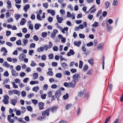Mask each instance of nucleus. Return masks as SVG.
I'll use <instances>...</instances> for the list:
<instances>
[{
  "label": "nucleus",
  "instance_id": "052dcab7",
  "mask_svg": "<svg viewBox=\"0 0 123 123\" xmlns=\"http://www.w3.org/2000/svg\"><path fill=\"white\" fill-rule=\"evenodd\" d=\"M36 44L35 43H32L30 44V46L31 48H34L35 47Z\"/></svg>",
  "mask_w": 123,
  "mask_h": 123
},
{
  "label": "nucleus",
  "instance_id": "e433bc0d",
  "mask_svg": "<svg viewBox=\"0 0 123 123\" xmlns=\"http://www.w3.org/2000/svg\"><path fill=\"white\" fill-rule=\"evenodd\" d=\"M12 84L13 87L15 88H17L18 87V86L16 84L15 82H12Z\"/></svg>",
  "mask_w": 123,
  "mask_h": 123
},
{
  "label": "nucleus",
  "instance_id": "a18cd8bd",
  "mask_svg": "<svg viewBox=\"0 0 123 123\" xmlns=\"http://www.w3.org/2000/svg\"><path fill=\"white\" fill-rule=\"evenodd\" d=\"M47 94H41V97L43 99H44L46 98Z\"/></svg>",
  "mask_w": 123,
  "mask_h": 123
},
{
  "label": "nucleus",
  "instance_id": "e2e57ef3",
  "mask_svg": "<svg viewBox=\"0 0 123 123\" xmlns=\"http://www.w3.org/2000/svg\"><path fill=\"white\" fill-rule=\"evenodd\" d=\"M83 94V92L82 91L80 92H78V96L80 97H81Z\"/></svg>",
  "mask_w": 123,
  "mask_h": 123
},
{
  "label": "nucleus",
  "instance_id": "79ce46f5",
  "mask_svg": "<svg viewBox=\"0 0 123 123\" xmlns=\"http://www.w3.org/2000/svg\"><path fill=\"white\" fill-rule=\"evenodd\" d=\"M64 74L65 75H69L70 74V72L68 70L65 71L64 72Z\"/></svg>",
  "mask_w": 123,
  "mask_h": 123
},
{
  "label": "nucleus",
  "instance_id": "a19ab883",
  "mask_svg": "<svg viewBox=\"0 0 123 123\" xmlns=\"http://www.w3.org/2000/svg\"><path fill=\"white\" fill-rule=\"evenodd\" d=\"M20 15L19 14H16L15 15V17L17 20H18L20 17Z\"/></svg>",
  "mask_w": 123,
  "mask_h": 123
},
{
  "label": "nucleus",
  "instance_id": "4d7b16f0",
  "mask_svg": "<svg viewBox=\"0 0 123 123\" xmlns=\"http://www.w3.org/2000/svg\"><path fill=\"white\" fill-rule=\"evenodd\" d=\"M46 55H43L41 57V59L45 61L46 60Z\"/></svg>",
  "mask_w": 123,
  "mask_h": 123
},
{
  "label": "nucleus",
  "instance_id": "423d86ee",
  "mask_svg": "<svg viewBox=\"0 0 123 123\" xmlns=\"http://www.w3.org/2000/svg\"><path fill=\"white\" fill-rule=\"evenodd\" d=\"M7 5L6 6L7 8L9 9L12 8V4L11 1L9 0H7L6 2Z\"/></svg>",
  "mask_w": 123,
  "mask_h": 123
},
{
  "label": "nucleus",
  "instance_id": "bb28decb",
  "mask_svg": "<svg viewBox=\"0 0 123 123\" xmlns=\"http://www.w3.org/2000/svg\"><path fill=\"white\" fill-rule=\"evenodd\" d=\"M39 82L37 80L34 81H31L30 82V83L31 85H33L35 84H37Z\"/></svg>",
  "mask_w": 123,
  "mask_h": 123
},
{
  "label": "nucleus",
  "instance_id": "3c124183",
  "mask_svg": "<svg viewBox=\"0 0 123 123\" xmlns=\"http://www.w3.org/2000/svg\"><path fill=\"white\" fill-rule=\"evenodd\" d=\"M72 106V105L71 104L67 105L66 107V109L68 110Z\"/></svg>",
  "mask_w": 123,
  "mask_h": 123
},
{
  "label": "nucleus",
  "instance_id": "8fccbe9b",
  "mask_svg": "<svg viewBox=\"0 0 123 123\" xmlns=\"http://www.w3.org/2000/svg\"><path fill=\"white\" fill-rule=\"evenodd\" d=\"M21 94L23 97H25L26 95V92L24 91H22L21 92Z\"/></svg>",
  "mask_w": 123,
  "mask_h": 123
},
{
  "label": "nucleus",
  "instance_id": "ddd939ff",
  "mask_svg": "<svg viewBox=\"0 0 123 123\" xmlns=\"http://www.w3.org/2000/svg\"><path fill=\"white\" fill-rule=\"evenodd\" d=\"M22 42L24 43V45H22V46H24L28 42V40L26 38L23 39L22 40Z\"/></svg>",
  "mask_w": 123,
  "mask_h": 123
},
{
  "label": "nucleus",
  "instance_id": "f8f14e48",
  "mask_svg": "<svg viewBox=\"0 0 123 123\" xmlns=\"http://www.w3.org/2000/svg\"><path fill=\"white\" fill-rule=\"evenodd\" d=\"M58 108V106H53L52 108H50L51 111L53 112H55L57 110Z\"/></svg>",
  "mask_w": 123,
  "mask_h": 123
},
{
  "label": "nucleus",
  "instance_id": "4c0bfd02",
  "mask_svg": "<svg viewBox=\"0 0 123 123\" xmlns=\"http://www.w3.org/2000/svg\"><path fill=\"white\" fill-rule=\"evenodd\" d=\"M27 109L30 111H31L32 110V108L30 106H28L26 107Z\"/></svg>",
  "mask_w": 123,
  "mask_h": 123
},
{
  "label": "nucleus",
  "instance_id": "6e6552de",
  "mask_svg": "<svg viewBox=\"0 0 123 123\" xmlns=\"http://www.w3.org/2000/svg\"><path fill=\"white\" fill-rule=\"evenodd\" d=\"M56 17L57 20V22L59 23H61L62 21L63 20V18L59 17L58 15H57L56 16Z\"/></svg>",
  "mask_w": 123,
  "mask_h": 123
},
{
  "label": "nucleus",
  "instance_id": "37998d69",
  "mask_svg": "<svg viewBox=\"0 0 123 123\" xmlns=\"http://www.w3.org/2000/svg\"><path fill=\"white\" fill-rule=\"evenodd\" d=\"M43 7L45 8H47L48 5V4L47 3H43Z\"/></svg>",
  "mask_w": 123,
  "mask_h": 123
},
{
  "label": "nucleus",
  "instance_id": "c9c22d12",
  "mask_svg": "<svg viewBox=\"0 0 123 123\" xmlns=\"http://www.w3.org/2000/svg\"><path fill=\"white\" fill-rule=\"evenodd\" d=\"M33 38L36 41H37L39 40L38 37L36 35H35L33 36Z\"/></svg>",
  "mask_w": 123,
  "mask_h": 123
},
{
  "label": "nucleus",
  "instance_id": "dca6fc26",
  "mask_svg": "<svg viewBox=\"0 0 123 123\" xmlns=\"http://www.w3.org/2000/svg\"><path fill=\"white\" fill-rule=\"evenodd\" d=\"M44 50V48L43 47H41L38 48L37 49V51L39 53L43 51Z\"/></svg>",
  "mask_w": 123,
  "mask_h": 123
},
{
  "label": "nucleus",
  "instance_id": "c03bdc74",
  "mask_svg": "<svg viewBox=\"0 0 123 123\" xmlns=\"http://www.w3.org/2000/svg\"><path fill=\"white\" fill-rule=\"evenodd\" d=\"M43 47L44 48V50L45 49L46 50H47L48 49H50L48 45H45L43 46Z\"/></svg>",
  "mask_w": 123,
  "mask_h": 123
},
{
  "label": "nucleus",
  "instance_id": "4be33fe9",
  "mask_svg": "<svg viewBox=\"0 0 123 123\" xmlns=\"http://www.w3.org/2000/svg\"><path fill=\"white\" fill-rule=\"evenodd\" d=\"M118 2L117 0H114L113 1L112 5L113 6H117L118 5Z\"/></svg>",
  "mask_w": 123,
  "mask_h": 123
},
{
  "label": "nucleus",
  "instance_id": "7ed1b4c3",
  "mask_svg": "<svg viewBox=\"0 0 123 123\" xmlns=\"http://www.w3.org/2000/svg\"><path fill=\"white\" fill-rule=\"evenodd\" d=\"M73 77L74 80H78L80 78V75L77 73L75 74L73 76Z\"/></svg>",
  "mask_w": 123,
  "mask_h": 123
},
{
  "label": "nucleus",
  "instance_id": "680f3d73",
  "mask_svg": "<svg viewBox=\"0 0 123 123\" xmlns=\"http://www.w3.org/2000/svg\"><path fill=\"white\" fill-rule=\"evenodd\" d=\"M88 68V66L87 65H85L83 69L84 70L86 71L87 70Z\"/></svg>",
  "mask_w": 123,
  "mask_h": 123
},
{
  "label": "nucleus",
  "instance_id": "473e14b6",
  "mask_svg": "<svg viewBox=\"0 0 123 123\" xmlns=\"http://www.w3.org/2000/svg\"><path fill=\"white\" fill-rule=\"evenodd\" d=\"M62 66L64 68H66L67 67V64L65 62H63L62 64Z\"/></svg>",
  "mask_w": 123,
  "mask_h": 123
},
{
  "label": "nucleus",
  "instance_id": "393cba45",
  "mask_svg": "<svg viewBox=\"0 0 123 123\" xmlns=\"http://www.w3.org/2000/svg\"><path fill=\"white\" fill-rule=\"evenodd\" d=\"M103 45L102 43H101L98 45L97 46V49L99 50L101 49Z\"/></svg>",
  "mask_w": 123,
  "mask_h": 123
},
{
  "label": "nucleus",
  "instance_id": "69168bd1",
  "mask_svg": "<svg viewBox=\"0 0 123 123\" xmlns=\"http://www.w3.org/2000/svg\"><path fill=\"white\" fill-rule=\"evenodd\" d=\"M49 59H52L53 57V55L52 54H50L49 55Z\"/></svg>",
  "mask_w": 123,
  "mask_h": 123
},
{
  "label": "nucleus",
  "instance_id": "7c9ffc66",
  "mask_svg": "<svg viewBox=\"0 0 123 123\" xmlns=\"http://www.w3.org/2000/svg\"><path fill=\"white\" fill-rule=\"evenodd\" d=\"M36 65V63L34 61H32L31 64H30V66L32 67H34Z\"/></svg>",
  "mask_w": 123,
  "mask_h": 123
},
{
  "label": "nucleus",
  "instance_id": "f3484780",
  "mask_svg": "<svg viewBox=\"0 0 123 123\" xmlns=\"http://www.w3.org/2000/svg\"><path fill=\"white\" fill-rule=\"evenodd\" d=\"M93 59L92 58H90V59L88 60V62L91 65H93Z\"/></svg>",
  "mask_w": 123,
  "mask_h": 123
},
{
  "label": "nucleus",
  "instance_id": "cd10ccee",
  "mask_svg": "<svg viewBox=\"0 0 123 123\" xmlns=\"http://www.w3.org/2000/svg\"><path fill=\"white\" fill-rule=\"evenodd\" d=\"M98 23L96 22H95L94 24L92 25V26L94 27H96L98 26Z\"/></svg>",
  "mask_w": 123,
  "mask_h": 123
},
{
  "label": "nucleus",
  "instance_id": "20e7f679",
  "mask_svg": "<svg viewBox=\"0 0 123 123\" xmlns=\"http://www.w3.org/2000/svg\"><path fill=\"white\" fill-rule=\"evenodd\" d=\"M26 57V55L24 54L23 53H21L19 57L20 60V61H23L25 58Z\"/></svg>",
  "mask_w": 123,
  "mask_h": 123
},
{
  "label": "nucleus",
  "instance_id": "aec40b11",
  "mask_svg": "<svg viewBox=\"0 0 123 123\" xmlns=\"http://www.w3.org/2000/svg\"><path fill=\"white\" fill-rule=\"evenodd\" d=\"M33 76L34 79H36L38 77V74L37 73H34L33 74Z\"/></svg>",
  "mask_w": 123,
  "mask_h": 123
},
{
  "label": "nucleus",
  "instance_id": "9d476101",
  "mask_svg": "<svg viewBox=\"0 0 123 123\" xmlns=\"http://www.w3.org/2000/svg\"><path fill=\"white\" fill-rule=\"evenodd\" d=\"M81 43V42L80 41H74V45L77 47H79Z\"/></svg>",
  "mask_w": 123,
  "mask_h": 123
},
{
  "label": "nucleus",
  "instance_id": "6e6d98bb",
  "mask_svg": "<svg viewBox=\"0 0 123 123\" xmlns=\"http://www.w3.org/2000/svg\"><path fill=\"white\" fill-rule=\"evenodd\" d=\"M53 49L54 51H58V48L57 47L55 46L53 47Z\"/></svg>",
  "mask_w": 123,
  "mask_h": 123
},
{
  "label": "nucleus",
  "instance_id": "49530a36",
  "mask_svg": "<svg viewBox=\"0 0 123 123\" xmlns=\"http://www.w3.org/2000/svg\"><path fill=\"white\" fill-rule=\"evenodd\" d=\"M21 112L22 113L25 112V108L24 107H21Z\"/></svg>",
  "mask_w": 123,
  "mask_h": 123
},
{
  "label": "nucleus",
  "instance_id": "09e8293b",
  "mask_svg": "<svg viewBox=\"0 0 123 123\" xmlns=\"http://www.w3.org/2000/svg\"><path fill=\"white\" fill-rule=\"evenodd\" d=\"M31 101L34 104H36L38 103L37 100L36 99L32 100Z\"/></svg>",
  "mask_w": 123,
  "mask_h": 123
},
{
  "label": "nucleus",
  "instance_id": "6ab92c4d",
  "mask_svg": "<svg viewBox=\"0 0 123 123\" xmlns=\"http://www.w3.org/2000/svg\"><path fill=\"white\" fill-rule=\"evenodd\" d=\"M3 66L6 67L7 68H9L10 67V65L8 64L6 61H4L3 64Z\"/></svg>",
  "mask_w": 123,
  "mask_h": 123
},
{
  "label": "nucleus",
  "instance_id": "5fc2aeb1",
  "mask_svg": "<svg viewBox=\"0 0 123 123\" xmlns=\"http://www.w3.org/2000/svg\"><path fill=\"white\" fill-rule=\"evenodd\" d=\"M16 44L18 45H21V41L20 40H18L16 43Z\"/></svg>",
  "mask_w": 123,
  "mask_h": 123
},
{
  "label": "nucleus",
  "instance_id": "bf43d9fd",
  "mask_svg": "<svg viewBox=\"0 0 123 123\" xmlns=\"http://www.w3.org/2000/svg\"><path fill=\"white\" fill-rule=\"evenodd\" d=\"M47 35V33L46 32H43L42 33V36L43 37H46Z\"/></svg>",
  "mask_w": 123,
  "mask_h": 123
},
{
  "label": "nucleus",
  "instance_id": "58836bf2",
  "mask_svg": "<svg viewBox=\"0 0 123 123\" xmlns=\"http://www.w3.org/2000/svg\"><path fill=\"white\" fill-rule=\"evenodd\" d=\"M3 102L5 104H7L9 103V100L4 98L3 100Z\"/></svg>",
  "mask_w": 123,
  "mask_h": 123
},
{
  "label": "nucleus",
  "instance_id": "603ef678",
  "mask_svg": "<svg viewBox=\"0 0 123 123\" xmlns=\"http://www.w3.org/2000/svg\"><path fill=\"white\" fill-rule=\"evenodd\" d=\"M93 45V43L91 42L86 44V45L88 46H92Z\"/></svg>",
  "mask_w": 123,
  "mask_h": 123
},
{
  "label": "nucleus",
  "instance_id": "f03ea898",
  "mask_svg": "<svg viewBox=\"0 0 123 123\" xmlns=\"http://www.w3.org/2000/svg\"><path fill=\"white\" fill-rule=\"evenodd\" d=\"M49 109H48L45 111L42 112V114L43 116H45L46 115L47 116H49Z\"/></svg>",
  "mask_w": 123,
  "mask_h": 123
},
{
  "label": "nucleus",
  "instance_id": "5701e85b",
  "mask_svg": "<svg viewBox=\"0 0 123 123\" xmlns=\"http://www.w3.org/2000/svg\"><path fill=\"white\" fill-rule=\"evenodd\" d=\"M26 22L25 19L24 18H22L21 21L20 22V24L21 25H24Z\"/></svg>",
  "mask_w": 123,
  "mask_h": 123
},
{
  "label": "nucleus",
  "instance_id": "2eb2a0df",
  "mask_svg": "<svg viewBox=\"0 0 123 123\" xmlns=\"http://www.w3.org/2000/svg\"><path fill=\"white\" fill-rule=\"evenodd\" d=\"M74 54V53L73 50L71 49H70L69 51L67 53V55L68 56H70L71 55H73Z\"/></svg>",
  "mask_w": 123,
  "mask_h": 123
},
{
  "label": "nucleus",
  "instance_id": "72a5a7b5",
  "mask_svg": "<svg viewBox=\"0 0 123 123\" xmlns=\"http://www.w3.org/2000/svg\"><path fill=\"white\" fill-rule=\"evenodd\" d=\"M56 77L60 78L62 76V75L61 73H58L56 74L55 75Z\"/></svg>",
  "mask_w": 123,
  "mask_h": 123
},
{
  "label": "nucleus",
  "instance_id": "13d9d810",
  "mask_svg": "<svg viewBox=\"0 0 123 123\" xmlns=\"http://www.w3.org/2000/svg\"><path fill=\"white\" fill-rule=\"evenodd\" d=\"M53 44L51 42H49V48L50 49L51 48H52L53 46Z\"/></svg>",
  "mask_w": 123,
  "mask_h": 123
},
{
  "label": "nucleus",
  "instance_id": "2f4dec72",
  "mask_svg": "<svg viewBox=\"0 0 123 123\" xmlns=\"http://www.w3.org/2000/svg\"><path fill=\"white\" fill-rule=\"evenodd\" d=\"M83 65V62L82 61H79V67L80 68H82Z\"/></svg>",
  "mask_w": 123,
  "mask_h": 123
},
{
  "label": "nucleus",
  "instance_id": "774afa93",
  "mask_svg": "<svg viewBox=\"0 0 123 123\" xmlns=\"http://www.w3.org/2000/svg\"><path fill=\"white\" fill-rule=\"evenodd\" d=\"M93 16L92 15L89 14L88 16V18L90 19H92L93 18Z\"/></svg>",
  "mask_w": 123,
  "mask_h": 123
},
{
  "label": "nucleus",
  "instance_id": "864d4df0",
  "mask_svg": "<svg viewBox=\"0 0 123 123\" xmlns=\"http://www.w3.org/2000/svg\"><path fill=\"white\" fill-rule=\"evenodd\" d=\"M37 18L38 20L40 21H41L42 20V19L40 17V15L38 13L37 14Z\"/></svg>",
  "mask_w": 123,
  "mask_h": 123
},
{
  "label": "nucleus",
  "instance_id": "ea45409f",
  "mask_svg": "<svg viewBox=\"0 0 123 123\" xmlns=\"http://www.w3.org/2000/svg\"><path fill=\"white\" fill-rule=\"evenodd\" d=\"M53 92L52 91H49L48 92L47 94L48 95V96L49 97H51L52 96V93Z\"/></svg>",
  "mask_w": 123,
  "mask_h": 123
},
{
  "label": "nucleus",
  "instance_id": "412c9836",
  "mask_svg": "<svg viewBox=\"0 0 123 123\" xmlns=\"http://www.w3.org/2000/svg\"><path fill=\"white\" fill-rule=\"evenodd\" d=\"M11 104L13 105H15L17 102V100L15 99H12L11 100Z\"/></svg>",
  "mask_w": 123,
  "mask_h": 123
},
{
  "label": "nucleus",
  "instance_id": "de8ad7c7",
  "mask_svg": "<svg viewBox=\"0 0 123 123\" xmlns=\"http://www.w3.org/2000/svg\"><path fill=\"white\" fill-rule=\"evenodd\" d=\"M71 72L72 73H76L77 71L76 69H74L73 68H71L70 70Z\"/></svg>",
  "mask_w": 123,
  "mask_h": 123
},
{
  "label": "nucleus",
  "instance_id": "c85d7f7f",
  "mask_svg": "<svg viewBox=\"0 0 123 123\" xmlns=\"http://www.w3.org/2000/svg\"><path fill=\"white\" fill-rule=\"evenodd\" d=\"M39 89V87L38 86H36L33 88L32 90L37 92V90Z\"/></svg>",
  "mask_w": 123,
  "mask_h": 123
},
{
  "label": "nucleus",
  "instance_id": "4468645a",
  "mask_svg": "<svg viewBox=\"0 0 123 123\" xmlns=\"http://www.w3.org/2000/svg\"><path fill=\"white\" fill-rule=\"evenodd\" d=\"M47 11L48 13H50L53 16L54 15L55 13V11L52 10H47Z\"/></svg>",
  "mask_w": 123,
  "mask_h": 123
},
{
  "label": "nucleus",
  "instance_id": "0e129e2a",
  "mask_svg": "<svg viewBox=\"0 0 123 123\" xmlns=\"http://www.w3.org/2000/svg\"><path fill=\"white\" fill-rule=\"evenodd\" d=\"M30 29L32 30L33 29V25L32 24H29L28 25Z\"/></svg>",
  "mask_w": 123,
  "mask_h": 123
},
{
  "label": "nucleus",
  "instance_id": "338daca9",
  "mask_svg": "<svg viewBox=\"0 0 123 123\" xmlns=\"http://www.w3.org/2000/svg\"><path fill=\"white\" fill-rule=\"evenodd\" d=\"M105 5L106 6V8H107L109 6V3L108 1H106L105 3Z\"/></svg>",
  "mask_w": 123,
  "mask_h": 123
},
{
  "label": "nucleus",
  "instance_id": "a211bd4d",
  "mask_svg": "<svg viewBox=\"0 0 123 123\" xmlns=\"http://www.w3.org/2000/svg\"><path fill=\"white\" fill-rule=\"evenodd\" d=\"M49 70V71L47 73V74L51 76H53V72L51 71L52 70V69L50 68L48 69Z\"/></svg>",
  "mask_w": 123,
  "mask_h": 123
},
{
  "label": "nucleus",
  "instance_id": "f257e3e1",
  "mask_svg": "<svg viewBox=\"0 0 123 123\" xmlns=\"http://www.w3.org/2000/svg\"><path fill=\"white\" fill-rule=\"evenodd\" d=\"M62 93L60 89L57 90L55 92V96L56 98H58L60 96Z\"/></svg>",
  "mask_w": 123,
  "mask_h": 123
},
{
  "label": "nucleus",
  "instance_id": "a878e982",
  "mask_svg": "<svg viewBox=\"0 0 123 123\" xmlns=\"http://www.w3.org/2000/svg\"><path fill=\"white\" fill-rule=\"evenodd\" d=\"M13 92L15 94H17V95L19 96L20 95V92L16 90H13Z\"/></svg>",
  "mask_w": 123,
  "mask_h": 123
},
{
  "label": "nucleus",
  "instance_id": "9b49d317",
  "mask_svg": "<svg viewBox=\"0 0 123 123\" xmlns=\"http://www.w3.org/2000/svg\"><path fill=\"white\" fill-rule=\"evenodd\" d=\"M30 7V5L29 4H27L24 6L23 9L25 12H27Z\"/></svg>",
  "mask_w": 123,
  "mask_h": 123
},
{
  "label": "nucleus",
  "instance_id": "b1692460",
  "mask_svg": "<svg viewBox=\"0 0 123 123\" xmlns=\"http://www.w3.org/2000/svg\"><path fill=\"white\" fill-rule=\"evenodd\" d=\"M40 26H41V25L40 24L38 23L36 24L35 25V28L36 30H38Z\"/></svg>",
  "mask_w": 123,
  "mask_h": 123
},
{
  "label": "nucleus",
  "instance_id": "1a4fd4ad",
  "mask_svg": "<svg viewBox=\"0 0 123 123\" xmlns=\"http://www.w3.org/2000/svg\"><path fill=\"white\" fill-rule=\"evenodd\" d=\"M44 104L42 102H39L38 104V106L40 110H43L44 108Z\"/></svg>",
  "mask_w": 123,
  "mask_h": 123
},
{
  "label": "nucleus",
  "instance_id": "39448f33",
  "mask_svg": "<svg viewBox=\"0 0 123 123\" xmlns=\"http://www.w3.org/2000/svg\"><path fill=\"white\" fill-rule=\"evenodd\" d=\"M69 87L74 88L76 85V82L74 80H72L71 82H69Z\"/></svg>",
  "mask_w": 123,
  "mask_h": 123
},
{
  "label": "nucleus",
  "instance_id": "c756f323",
  "mask_svg": "<svg viewBox=\"0 0 123 123\" xmlns=\"http://www.w3.org/2000/svg\"><path fill=\"white\" fill-rule=\"evenodd\" d=\"M107 29L108 31L110 32L111 31V27L109 25L107 24Z\"/></svg>",
  "mask_w": 123,
  "mask_h": 123
},
{
  "label": "nucleus",
  "instance_id": "0eeeda50",
  "mask_svg": "<svg viewBox=\"0 0 123 123\" xmlns=\"http://www.w3.org/2000/svg\"><path fill=\"white\" fill-rule=\"evenodd\" d=\"M11 73L12 75L14 77H16L18 75V73L15 70L12 69L11 71Z\"/></svg>",
  "mask_w": 123,
  "mask_h": 123
},
{
  "label": "nucleus",
  "instance_id": "f704fd0d",
  "mask_svg": "<svg viewBox=\"0 0 123 123\" xmlns=\"http://www.w3.org/2000/svg\"><path fill=\"white\" fill-rule=\"evenodd\" d=\"M68 93H67L66 94L63 96V98L64 99L66 100L68 98Z\"/></svg>",
  "mask_w": 123,
  "mask_h": 123
}]
</instances>
